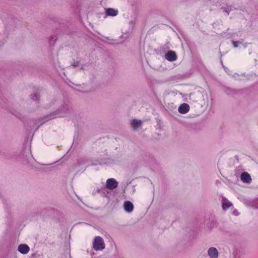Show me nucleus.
Listing matches in <instances>:
<instances>
[{
	"label": "nucleus",
	"mask_w": 258,
	"mask_h": 258,
	"mask_svg": "<svg viewBox=\"0 0 258 258\" xmlns=\"http://www.w3.org/2000/svg\"><path fill=\"white\" fill-rule=\"evenodd\" d=\"M93 248L96 250H102L105 248V243L103 239L100 236L95 237L93 242Z\"/></svg>",
	"instance_id": "nucleus-1"
},
{
	"label": "nucleus",
	"mask_w": 258,
	"mask_h": 258,
	"mask_svg": "<svg viewBox=\"0 0 258 258\" xmlns=\"http://www.w3.org/2000/svg\"><path fill=\"white\" fill-rule=\"evenodd\" d=\"M118 185V182L114 178H109L106 180L105 187L110 190L116 188Z\"/></svg>",
	"instance_id": "nucleus-2"
},
{
	"label": "nucleus",
	"mask_w": 258,
	"mask_h": 258,
	"mask_svg": "<svg viewBox=\"0 0 258 258\" xmlns=\"http://www.w3.org/2000/svg\"><path fill=\"white\" fill-rule=\"evenodd\" d=\"M165 58L169 61H174L177 58L176 53L172 50L169 51L165 55Z\"/></svg>",
	"instance_id": "nucleus-3"
},
{
	"label": "nucleus",
	"mask_w": 258,
	"mask_h": 258,
	"mask_svg": "<svg viewBox=\"0 0 258 258\" xmlns=\"http://www.w3.org/2000/svg\"><path fill=\"white\" fill-rule=\"evenodd\" d=\"M18 250L21 253L27 254L30 250L29 246L26 244H21L19 245Z\"/></svg>",
	"instance_id": "nucleus-4"
},
{
	"label": "nucleus",
	"mask_w": 258,
	"mask_h": 258,
	"mask_svg": "<svg viewBox=\"0 0 258 258\" xmlns=\"http://www.w3.org/2000/svg\"><path fill=\"white\" fill-rule=\"evenodd\" d=\"M178 111L182 114L188 112L189 110V106L188 104L182 103L178 107Z\"/></svg>",
	"instance_id": "nucleus-5"
},
{
	"label": "nucleus",
	"mask_w": 258,
	"mask_h": 258,
	"mask_svg": "<svg viewBox=\"0 0 258 258\" xmlns=\"http://www.w3.org/2000/svg\"><path fill=\"white\" fill-rule=\"evenodd\" d=\"M208 253L211 258H217L218 256V250L215 247H210L208 250Z\"/></svg>",
	"instance_id": "nucleus-6"
},
{
	"label": "nucleus",
	"mask_w": 258,
	"mask_h": 258,
	"mask_svg": "<svg viewBox=\"0 0 258 258\" xmlns=\"http://www.w3.org/2000/svg\"><path fill=\"white\" fill-rule=\"evenodd\" d=\"M240 178L244 183H250L251 181L250 175L246 172H244L241 174Z\"/></svg>",
	"instance_id": "nucleus-7"
},
{
	"label": "nucleus",
	"mask_w": 258,
	"mask_h": 258,
	"mask_svg": "<svg viewBox=\"0 0 258 258\" xmlns=\"http://www.w3.org/2000/svg\"><path fill=\"white\" fill-rule=\"evenodd\" d=\"M123 207L125 211L128 213H131L133 211L134 205L133 203L129 201H126L124 203Z\"/></svg>",
	"instance_id": "nucleus-8"
},
{
	"label": "nucleus",
	"mask_w": 258,
	"mask_h": 258,
	"mask_svg": "<svg viewBox=\"0 0 258 258\" xmlns=\"http://www.w3.org/2000/svg\"><path fill=\"white\" fill-rule=\"evenodd\" d=\"M118 14V11L112 8H108L106 10V14L109 16H115Z\"/></svg>",
	"instance_id": "nucleus-9"
},
{
	"label": "nucleus",
	"mask_w": 258,
	"mask_h": 258,
	"mask_svg": "<svg viewBox=\"0 0 258 258\" xmlns=\"http://www.w3.org/2000/svg\"><path fill=\"white\" fill-rule=\"evenodd\" d=\"M232 206V204L226 199L223 200L222 202V208L224 210H227Z\"/></svg>",
	"instance_id": "nucleus-10"
},
{
	"label": "nucleus",
	"mask_w": 258,
	"mask_h": 258,
	"mask_svg": "<svg viewBox=\"0 0 258 258\" xmlns=\"http://www.w3.org/2000/svg\"><path fill=\"white\" fill-rule=\"evenodd\" d=\"M141 124L142 121L137 119H133L131 122L132 126L134 129L139 127L141 125Z\"/></svg>",
	"instance_id": "nucleus-11"
},
{
	"label": "nucleus",
	"mask_w": 258,
	"mask_h": 258,
	"mask_svg": "<svg viewBox=\"0 0 258 258\" xmlns=\"http://www.w3.org/2000/svg\"><path fill=\"white\" fill-rule=\"evenodd\" d=\"M222 9H223L224 12H225L228 15H229V12L231 10V7L228 6L227 8L222 7Z\"/></svg>",
	"instance_id": "nucleus-12"
},
{
	"label": "nucleus",
	"mask_w": 258,
	"mask_h": 258,
	"mask_svg": "<svg viewBox=\"0 0 258 258\" xmlns=\"http://www.w3.org/2000/svg\"><path fill=\"white\" fill-rule=\"evenodd\" d=\"M31 97L32 99L37 101L39 99V96L37 94L31 95Z\"/></svg>",
	"instance_id": "nucleus-13"
},
{
	"label": "nucleus",
	"mask_w": 258,
	"mask_h": 258,
	"mask_svg": "<svg viewBox=\"0 0 258 258\" xmlns=\"http://www.w3.org/2000/svg\"><path fill=\"white\" fill-rule=\"evenodd\" d=\"M239 42L238 41L232 40V44L234 47H237L238 46Z\"/></svg>",
	"instance_id": "nucleus-14"
},
{
	"label": "nucleus",
	"mask_w": 258,
	"mask_h": 258,
	"mask_svg": "<svg viewBox=\"0 0 258 258\" xmlns=\"http://www.w3.org/2000/svg\"><path fill=\"white\" fill-rule=\"evenodd\" d=\"M56 36H51L50 37V41H51L52 39H54V40L55 41L56 40Z\"/></svg>",
	"instance_id": "nucleus-15"
}]
</instances>
